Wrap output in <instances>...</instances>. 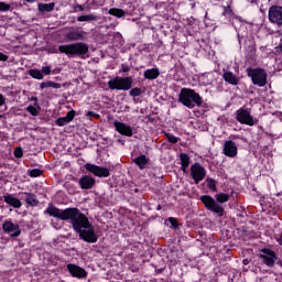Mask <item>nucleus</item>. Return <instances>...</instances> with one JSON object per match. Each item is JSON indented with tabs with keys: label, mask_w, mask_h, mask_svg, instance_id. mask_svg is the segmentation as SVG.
<instances>
[{
	"label": "nucleus",
	"mask_w": 282,
	"mask_h": 282,
	"mask_svg": "<svg viewBox=\"0 0 282 282\" xmlns=\"http://www.w3.org/2000/svg\"><path fill=\"white\" fill-rule=\"evenodd\" d=\"M133 85L131 77H115L108 82V87L111 90L129 91Z\"/></svg>",
	"instance_id": "nucleus-6"
},
{
	"label": "nucleus",
	"mask_w": 282,
	"mask_h": 282,
	"mask_svg": "<svg viewBox=\"0 0 282 282\" xmlns=\"http://www.w3.org/2000/svg\"><path fill=\"white\" fill-rule=\"evenodd\" d=\"M236 30H238L237 24H235Z\"/></svg>",
	"instance_id": "nucleus-54"
},
{
	"label": "nucleus",
	"mask_w": 282,
	"mask_h": 282,
	"mask_svg": "<svg viewBox=\"0 0 282 282\" xmlns=\"http://www.w3.org/2000/svg\"><path fill=\"white\" fill-rule=\"evenodd\" d=\"M108 14H110L111 17H117V19H122V17H124V10L111 8L109 9Z\"/></svg>",
	"instance_id": "nucleus-25"
},
{
	"label": "nucleus",
	"mask_w": 282,
	"mask_h": 282,
	"mask_svg": "<svg viewBox=\"0 0 282 282\" xmlns=\"http://www.w3.org/2000/svg\"><path fill=\"white\" fill-rule=\"evenodd\" d=\"M247 76L251 78L252 84L257 87H265L268 85V73L263 68H247Z\"/></svg>",
	"instance_id": "nucleus-5"
},
{
	"label": "nucleus",
	"mask_w": 282,
	"mask_h": 282,
	"mask_svg": "<svg viewBox=\"0 0 282 282\" xmlns=\"http://www.w3.org/2000/svg\"><path fill=\"white\" fill-rule=\"evenodd\" d=\"M260 259H262L263 263L269 268H272L274 263H276V253L270 249H262L259 253Z\"/></svg>",
	"instance_id": "nucleus-10"
},
{
	"label": "nucleus",
	"mask_w": 282,
	"mask_h": 282,
	"mask_svg": "<svg viewBox=\"0 0 282 282\" xmlns=\"http://www.w3.org/2000/svg\"><path fill=\"white\" fill-rule=\"evenodd\" d=\"M83 36V31H70L66 34L67 41H82Z\"/></svg>",
	"instance_id": "nucleus-23"
},
{
	"label": "nucleus",
	"mask_w": 282,
	"mask_h": 282,
	"mask_svg": "<svg viewBox=\"0 0 282 282\" xmlns=\"http://www.w3.org/2000/svg\"><path fill=\"white\" fill-rule=\"evenodd\" d=\"M67 270L75 279H85L87 276V271L76 264H67Z\"/></svg>",
	"instance_id": "nucleus-15"
},
{
	"label": "nucleus",
	"mask_w": 282,
	"mask_h": 282,
	"mask_svg": "<svg viewBox=\"0 0 282 282\" xmlns=\"http://www.w3.org/2000/svg\"><path fill=\"white\" fill-rule=\"evenodd\" d=\"M207 188H209V191H213L214 193L217 192V184L215 183V180H207Z\"/></svg>",
	"instance_id": "nucleus-32"
},
{
	"label": "nucleus",
	"mask_w": 282,
	"mask_h": 282,
	"mask_svg": "<svg viewBox=\"0 0 282 282\" xmlns=\"http://www.w3.org/2000/svg\"><path fill=\"white\" fill-rule=\"evenodd\" d=\"M1 118H3V116H2V115H0V120H1Z\"/></svg>",
	"instance_id": "nucleus-55"
},
{
	"label": "nucleus",
	"mask_w": 282,
	"mask_h": 282,
	"mask_svg": "<svg viewBox=\"0 0 282 282\" xmlns=\"http://www.w3.org/2000/svg\"><path fill=\"white\" fill-rule=\"evenodd\" d=\"M113 124L116 131H118V133H120L121 135H127L128 138H131V135H133V129L131 128V126L120 121H115Z\"/></svg>",
	"instance_id": "nucleus-14"
},
{
	"label": "nucleus",
	"mask_w": 282,
	"mask_h": 282,
	"mask_svg": "<svg viewBox=\"0 0 282 282\" xmlns=\"http://www.w3.org/2000/svg\"><path fill=\"white\" fill-rule=\"evenodd\" d=\"M87 116H89L90 118L93 117V118H100V115H98V113H96V112H94V111H88L87 112Z\"/></svg>",
	"instance_id": "nucleus-41"
},
{
	"label": "nucleus",
	"mask_w": 282,
	"mask_h": 282,
	"mask_svg": "<svg viewBox=\"0 0 282 282\" xmlns=\"http://www.w3.org/2000/svg\"><path fill=\"white\" fill-rule=\"evenodd\" d=\"M10 10V4L6 2H0V12H8Z\"/></svg>",
	"instance_id": "nucleus-35"
},
{
	"label": "nucleus",
	"mask_w": 282,
	"mask_h": 282,
	"mask_svg": "<svg viewBox=\"0 0 282 282\" xmlns=\"http://www.w3.org/2000/svg\"><path fill=\"white\" fill-rule=\"evenodd\" d=\"M4 202L9 206H12L13 208H21L22 203L19 198L14 197L12 194L4 196Z\"/></svg>",
	"instance_id": "nucleus-19"
},
{
	"label": "nucleus",
	"mask_w": 282,
	"mask_h": 282,
	"mask_svg": "<svg viewBox=\"0 0 282 282\" xmlns=\"http://www.w3.org/2000/svg\"><path fill=\"white\" fill-rule=\"evenodd\" d=\"M74 118H76V111L70 110L67 112V115L65 117H59L55 121V124H57V127H65V124H69V122H72V120H74Z\"/></svg>",
	"instance_id": "nucleus-16"
},
{
	"label": "nucleus",
	"mask_w": 282,
	"mask_h": 282,
	"mask_svg": "<svg viewBox=\"0 0 282 282\" xmlns=\"http://www.w3.org/2000/svg\"><path fill=\"white\" fill-rule=\"evenodd\" d=\"M223 153L227 158H237V154L239 153V149L237 148V144L232 140L225 141L223 145Z\"/></svg>",
	"instance_id": "nucleus-13"
},
{
	"label": "nucleus",
	"mask_w": 282,
	"mask_h": 282,
	"mask_svg": "<svg viewBox=\"0 0 282 282\" xmlns=\"http://www.w3.org/2000/svg\"><path fill=\"white\" fill-rule=\"evenodd\" d=\"M0 61H2V62L8 61V55L0 53Z\"/></svg>",
	"instance_id": "nucleus-44"
},
{
	"label": "nucleus",
	"mask_w": 282,
	"mask_h": 282,
	"mask_svg": "<svg viewBox=\"0 0 282 282\" xmlns=\"http://www.w3.org/2000/svg\"><path fill=\"white\" fill-rule=\"evenodd\" d=\"M54 8H56V3L54 2L37 4L39 12H53Z\"/></svg>",
	"instance_id": "nucleus-22"
},
{
	"label": "nucleus",
	"mask_w": 282,
	"mask_h": 282,
	"mask_svg": "<svg viewBox=\"0 0 282 282\" xmlns=\"http://www.w3.org/2000/svg\"><path fill=\"white\" fill-rule=\"evenodd\" d=\"M169 221L172 224V226H175V224H177V220H175V218H169Z\"/></svg>",
	"instance_id": "nucleus-46"
},
{
	"label": "nucleus",
	"mask_w": 282,
	"mask_h": 282,
	"mask_svg": "<svg viewBox=\"0 0 282 282\" xmlns=\"http://www.w3.org/2000/svg\"><path fill=\"white\" fill-rule=\"evenodd\" d=\"M269 21L275 25H282V7L272 6L269 9Z\"/></svg>",
	"instance_id": "nucleus-11"
},
{
	"label": "nucleus",
	"mask_w": 282,
	"mask_h": 282,
	"mask_svg": "<svg viewBox=\"0 0 282 282\" xmlns=\"http://www.w3.org/2000/svg\"><path fill=\"white\" fill-rule=\"evenodd\" d=\"M30 76L36 80H43L44 78L43 72L36 68L30 70Z\"/></svg>",
	"instance_id": "nucleus-29"
},
{
	"label": "nucleus",
	"mask_w": 282,
	"mask_h": 282,
	"mask_svg": "<svg viewBox=\"0 0 282 282\" xmlns=\"http://www.w3.org/2000/svg\"><path fill=\"white\" fill-rule=\"evenodd\" d=\"M199 83H202V85H213V82L215 80V75H213V73H206L203 74L198 77Z\"/></svg>",
	"instance_id": "nucleus-20"
},
{
	"label": "nucleus",
	"mask_w": 282,
	"mask_h": 282,
	"mask_svg": "<svg viewBox=\"0 0 282 282\" xmlns=\"http://www.w3.org/2000/svg\"><path fill=\"white\" fill-rule=\"evenodd\" d=\"M41 72H42V74H45V76H50L52 74V67L51 66H43Z\"/></svg>",
	"instance_id": "nucleus-36"
},
{
	"label": "nucleus",
	"mask_w": 282,
	"mask_h": 282,
	"mask_svg": "<svg viewBox=\"0 0 282 282\" xmlns=\"http://www.w3.org/2000/svg\"><path fill=\"white\" fill-rule=\"evenodd\" d=\"M140 94H142V90L140 88H132L130 90V96L132 97L140 96Z\"/></svg>",
	"instance_id": "nucleus-37"
},
{
	"label": "nucleus",
	"mask_w": 282,
	"mask_h": 282,
	"mask_svg": "<svg viewBox=\"0 0 282 282\" xmlns=\"http://www.w3.org/2000/svg\"><path fill=\"white\" fill-rule=\"evenodd\" d=\"M46 213L51 217L62 219V221H69L75 232H78L79 237L84 241H87V243H96V241H98V235H96V230H94V225H91L89 218L77 208L58 209L54 206H48Z\"/></svg>",
	"instance_id": "nucleus-1"
},
{
	"label": "nucleus",
	"mask_w": 282,
	"mask_h": 282,
	"mask_svg": "<svg viewBox=\"0 0 282 282\" xmlns=\"http://www.w3.org/2000/svg\"><path fill=\"white\" fill-rule=\"evenodd\" d=\"M50 87H52V89H61V84L48 80V82H44L40 85L41 89H47Z\"/></svg>",
	"instance_id": "nucleus-27"
},
{
	"label": "nucleus",
	"mask_w": 282,
	"mask_h": 282,
	"mask_svg": "<svg viewBox=\"0 0 282 282\" xmlns=\"http://www.w3.org/2000/svg\"><path fill=\"white\" fill-rule=\"evenodd\" d=\"M278 243H280V246H282V237L278 238Z\"/></svg>",
	"instance_id": "nucleus-49"
},
{
	"label": "nucleus",
	"mask_w": 282,
	"mask_h": 282,
	"mask_svg": "<svg viewBox=\"0 0 282 282\" xmlns=\"http://www.w3.org/2000/svg\"><path fill=\"white\" fill-rule=\"evenodd\" d=\"M15 158H23V149L17 148L14 151Z\"/></svg>",
	"instance_id": "nucleus-38"
},
{
	"label": "nucleus",
	"mask_w": 282,
	"mask_h": 282,
	"mask_svg": "<svg viewBox=\"0 0 282 282\" xmlns=\"http://www.w3.org/2000/svg\"><path fill=\"white\" fill-rule=\"evenodd\" d=\"M237 23H239V19L235 20L234 25H237Z\"/></svg>",
	"instance_id": "nucleus-52"
},
{
	"label": "nucleus",
	"mask_w": 282,
	"mask_h": 282,
	"mask_svg": "<svg viewBox=\"0 0 282 282\" xmlns=\"http://www.w3.org/2000/svg\"><path fill=\"white\" fill-rule=\"evenodd\" d=\"M236 120L240 124H247L248 127H254V124H259V119L252 117L250 110L243 108L237 110Z\"/></svg>",
	"instance_id": "nucleus-7"
},
{
	"label": "nucleus",
	"mask_w": 282,
	"mask_h": 282,
	"mask_svg": "<svg viewBox=\"0 0 282 282\" xmlns=\"http://www.w3.org/2000/svg\"><path fill=\"white\" fill-rule=\"evenodd\" d=\"M134 163L142 170L147 167V164H149V159H147V155H141L134 159Z\"/></svg>",
	"instance_id": "nucleus-24"
},
{
	"label": "nucleus",
	"mask_w": 282,
	"mask_h": 282,
	"mask_svg": "<svg viewBox=\"0 0 282 282\" xmlns=\"http://www.w3.org/2000/svg\"><path fill=\"white\" fill-rule=\"evenodd\" d=\"M178 102L187 109H193L195 106L202 105V97L191 88H183L178 95Z\"/></svg>",
	"instance_id": "nucleus-3"
},
{
	"label": "nucleus",
	"mask_w": 282,
	"mask_h": 282,
	"mask_svg": "<svg viewBox=\"0 0 282 282\" xmlns=\"http://www.w3.org/2000/svg\"><path fill=\"white\" fill-rule=\"evenodd\" d=\"M166 138H167L169 142H171L172 144H177V142L180 140L177 137H175V135H173L171 133H167Z\"/></svg>",
	"instance_id": "nucleus-34"
},
{
	"label": "nucleus",
	"mask_w": 282,
	"mask_h": 282,
	"mask_svg": "<svg viewBox=\"0 0 282 282\" xmlns=\"http://www.w3.org/2000/svg\"><path fill=\"white\" fill-rule=\"evenodd\" d=\"M243 265H248L249 261L248 259L242 260Z\"/></svg>",
	"instance_id": "nucleus-48"
},
{
	"label": "nucleus",
	"mask_w": 282,
	"mask_h": 282,
	"mask_svg": "<svg viewBox=\"0 0 282 282\" xmlns=\"http://www.w3.org/2000/svg\"><path fill=\"white\" fill-rule=\"evenodd\" d=\"M180 158L182 166L188 167V165L191 164V158L188 156V154L182 153Z\"/></svg>",
	"instance_id": "nucleus-31"
},
{
	"label": "nucleus",
	"mask_w": 282,
	"mask_h": 282,
	"mask_svg": "<svg viewBox=\"0 0 282 282\" xmlns=\"http://www.w3.org/2000/svg\"><path fill=\"white\" fill-rule=\"evenodd\" d=\"M143 76H144V78H147V80H155V78H158V76H160V69L149 68V69L144 70Z\"/></svg>",
	"instance_id": "nucleus-21"
},
{
	"label": "nucleus",
	"mask_w": 282,
	"mask_h": 282,
	"mask_svg": "<svg viewBox=\"0 0 282 282\" xmlns=\"http://www.w3.org/2000/svg\"><path fill=\"white\" fill-rule=\"evenodd\" d=\"M26 3H34L35 0H25Z\"/></svg>",
	"instance_id": "nucleus-50"
},
{
	"label": "nucleus",
	"mask_w": 282,
	"mask_h": 282,
	"mask_svg": "<svg viewBox=\"0 0 282 282\" xmlns=\"http://www.w3.org/2000/svg\"><path fill=\"white\" fill-rule=\"evenodd\" d=\"M278 265H281V268H282V261L281 260L278 261Z\"/></svg>",
	"instance_id": "nucleus-53"
},
{
	"label": "nucleus",
	"mask_w": 282,
	"mask_h": 282,
	"mask_svg": "<svg viewBox=\"0 0 282 282\" xmlns=\"http://www.w3.org/2000/svg\"><path fill=\"white\" fill-rule=\"evenodd\" d=\"M61 54H66V56H85L89 52V46L83 42H77L73 44H63L58 47Z\"/></svg>",
	"instance_id": "nucleus-4"
},
{
	"label": "nucleus",
	"mask_w": 282,
	"mask_h": 282,
	"mask_svg": "<svg viewBox=\"0 0 282 282\" xmlns=\"http://www.w3.org/2000/svg\"><path fill=\"white\" fill-rule=\"evenodd\" d=\"M186 169H188V167L182 166V171H183L184 173H186Z\"/></svg>",
	"instance_id": "nucleus-51"
},
{
	"label": "nucleus",
	"mask_w": 282,
	"mask_h": 282,
	"mask_svg": "<svg viewBox=\"0 0 282 282\" xmlns=\"http://www.w3.org/2000/svg\"><path fill=\"white\" fill-rule=\"evenodd\" d=\"M230 14H232V9L230 8V6H228V7L225 8V10H224V15H225V17H230Z\"/></svg>",
	"instance_id": "nucleus-39"
},
{
	"label": "nucleus",
	"mask_w": 282,
	"mask_h": 282,
	"mask_svg": "<svg viewBox=\"0 0 282 282\" xmlns=\"http://www.w3.org/2000/svg\"><path fill=\"white\" fill-rule=\"evenodd\" d=\"M260 204L261 206H263L264 208H268V198L267 197H262L260 199Z\"/></svg>",
	"instance_id": "nucleus-40"
},
{
	"label": "nucleus",
	"mask_w": 282,
	"mask_h": 282,
	"mask_svg": "<svg viewBox=\"0 0 282 282\" xmlns=\"http://www.w3.org/2000/svg\"><path fill=\"white\" fill-rule=\"evenodd\" d=\"M26 204L30 206H36L39 204V200L36 199V196L34 194H26Z\"/></svg>",
	"instance_id": "nucleus-30"
},
{
	"label": "nucleus",
	"mask_w": 282,
	"mask_h": 282,
	"mask_svg": "<svg viewBox=\"0 0 282 282\" xmlns=\"http://www.w3.org/2000/svg\"><path fill=\"white\" fill-rule=\"evenodd\" d=\"M216 199V200H215ZM230 199V195L226 193H219L215 195V198L208 195L200 196V200L208 210H213L220 217L224 215V207L221 204H226Z\"/></svg>",
	"instance_id": "nucleus-2"
},
{
	"label": "nucleus",
	"mask_w": 282,
	"mask_h": 282,
	"mask_svg": "<svg viewBox=\"0 0 282 282\" xmlns=\"http://www.w3.org/2000/svg\"><path fill=\"white\" fill-rule=\"evenodd\" d=\"M6 105V97L0 94V107H3Z\"/></svg>",
	"instance_id": "nucleus-42"
},
{
	"label": "nucleus",
	"mask_w": 282,
	"mask_h": 282,
	"mask_svg": "<svg viewBox=\"0 0 282 282\" xmlns=\"http://www.w3.org/2000/svg\"><path fill=\"white\" fill-rule=\"evenodd\" d=\"M247 23L246 22H241V26L238 29V36L239 34H241V30H243V28H246Z\"/></svg>",
	"instance_id": "nucleus-43"
},
{
	"label": "nucleus",
	"mask_w": 282,
	"mask_h": 282,
	"mask_svg": "<svg viewBox=\"0 0 282 282\" xmlns=\"http://www.w3.org/2000/svg\"><path fill=\"white\" fill-rule=\"evenodd\" d=\"M223 78L225 83H228V85H239V76H237L235 73L230 70H225L223 74Z\"/></svg>",
	"instance_id": "nucleus-18"
},
{
	"label": "nucleus",
	"mask_w": 282,
	"mask_h": 282,
	"mask_svg": "<svg viewBox=\"0 0 282 282\" xmlns=\"http://www.w3.org/2000/svg\"><path fill=\"white\" fill-rule=\"evenodd\" d=\"M75 10H79V12H83L85 10V8H83V6H80V4H77L75 7Z\"/></svg>",
	"instance_id": "nucleus-45"
},
{
	"label": "nucleus",
	"mask_w": 282,
	"mask_h": 282,
	"mask_svg": "<svg viewBox=\"0 0 282 282\" xmlns=\"http://www.w3.org/2000/svg\"><path fill=\"white\" fill-rule=\"evenodd\" d=\"M85 169L88 173L95 175V177H109L111 173L109 172V167H102L96 164L86 163Z\"/></svg>",
	"instance_id": "nucleus-8"
},
{
	"label": "nucleus",
	"mask_w": 282,
	"mask_h": 282,
	"mask_svg": "<svg viewBox=\"0 0 282 282\" xmlns=\"http://www.w3.org/2000/svg\"><path fill=\"white\" fill-rule=\"evenodd\" d=\"M191 177L194 180L195 184H199L206 177V169L200 163H194L191 166Z\"/></svg>",
	"instance_id": "nucleus-9"
},
{
	"label": "nucleus",
	"mask_w": 282,
	"mask_h": 282,
	"mask_svg": "<svg viewBox=\"0 0 282 282\" xmlns=\"http://www.w3.org/2000/svg\"><path fill=\"white\" fill-rule=\"evenodd\" d=\"M77 21H79L80 23H83V22L89 23L91 21H98V17H96L94 14L80 15L77 18Z\"/></svg>",
	"instance_id": "nucleus-26"
},
{
	"label": "nucleus",
	"mask_w": 282,
	"mask_h": 282,
	"mask_svg": "<svg viewBox=\"0 0 282 282\" xmlns=\"http://www.w3.org/2000/svg\"><path fill=\"white\" fill-rule=\"evenodd\" d=\"M41 175H43V171L39 169H34L30 172L31 177H41Z\"/></svg>",
	"instance_id": "nucleus-33"
},
{
	"label": "nucleus",
	"mask_w": 282,
	"mask_h": 282,
	"mask_svg": "<svg viewBox=\"0 0 282 282\" xmlns=\"http://www.w3.org/2000/svg\"><path fill=\"white\" fill-rule=\"evenodd\" d=\"M2 230L10 237H19V235H21V227H19V224H14L10 220L3 223Z\"/></svg>",
	"instance_id": "nucleus-12"
},
{
	"label": "nucleus",
	"mask_w": 282,
	"mask_h": 282,
	"mask_svg": "<svg viewBox=\"0 0 282 282\" xmlns=\"http://www.w3.org/2000/svg\"><path fill=\"white\" fill-rule=\"evenodd\" d=\"M26 111L31 113V116H39V113H41V106H39V104H34V106H29Z\"/></svg>",
	"instance_id": "nucleus-28"
},
{
	"label": "nucleus",
	"mask_w": 282,
	"mask_h": 282,
	"mask_svg": "<svg viewBox=\"0 0 282 282\" xmlns=\"http://www.w3.org/2000/svg\"><path fill=\"white\" fill-rule=\"evenodd\" d=\"M31 100H33V102H37V100H39V98H36V97H31Z\"/></svg>",
	"instance_id": "nucleus-47"
},
{
	"label": "nucleus",
	"mask_w": 282,
	"mask_h": 282,
	"mask_svg": "<svg viewBox=\"0 0 282 282\" xmlns=\"http://www.w3.org/2000/svg\"><path fill=\"white\" fill-rule=\"evenodd\" d=\"M95 184H96V178L89 175H85L79 180V186L85 191H89V188H94Z\"/></svg>",
	"instance_id": "nucleus-17"
}]
</instances>
